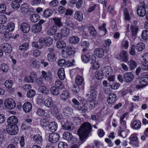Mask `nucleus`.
I'll return each instance as SVG.
<instances>
[{
	"mask_svg": "<svg viewBox=\"0 0 148 148\" xmlns=\"http://www.w3.org/2000/svg\"><path fill=\"white\" fill-rule=\"evenodd\" d=\"M116 96L114 93H112L109 95V97L107 99V101L108 103L112 104L116 100Z\"/></svg>",
	"mask_w": 148,
	"mask_h": 148,
	"instance_id": "nucleus-26",
	"label": "nucleus"
},
{
	"mask_svg": "<svg viewBox=\"0 0 148 148\" xmlns=\"http://www.w3.org/2000/svg\"><path fill=\"white\" fill-rule=\"evenodd\" d=\"M141 126V123L140 121L136 120L134 121L132 123V127L134 129L139 128Z\"/></svg>",
	"mask_w": 148,
	"mask_h": 148,
	"instance_id": "nucleus-45",
	"label": "nucleus"
},
{
	"mask_svg": "<svg viewBox=\"0 0 148 148\" xmlns=\"http://www.w3.org/2000/svg\"><path fill=\"white\" fill-rule=\"evenodd\" d=\"M50 91L52 94L54 96H57L60 93L58 88L55 86H52L51 88Z\"/></svg>",
	"mask_w": 148,
	"mask_h": 148,
	"instance_id": "nucleus-41",
	"label": "nucleus"
},
{
	"mask_svg": "<svg viewBox=\"0 0 148 148\" xmlns=\"http://www.w3.org/2000/svg\"><path fill=\"white\" fill-rule=\"evenodd\" d=\"M41 29V26L39 25H38L37 24L33 25L32 28V32L33 33H36L40 32Z\"/></svg>",
	"mask_w": 148,
	"mask_h": 148,
	"instance_id": "nucleus-33",
	"label": "nucleus"
},
{
	"mask_svg": "<svg viewBox=\"0 0 148 148\" xmlns=\"http://www.w3.org/2000/svg\"><path fill=\"white\" fill-rule=\"evenodd\" d=\"M55 84L56 87L60 89H62L64 87L62 82L59 80L56 81Z\"/></svg>",
	"mask_w": 148,
	"mask_h": 148,
	"instance_id": "nucleus-55",
	"label": "nucleus"
},
{
	"mask_svg": "<svg viewBox=\"0 0 148 148\" xmlns=\"http://www.w3.org/2000/svg\"><path fill=\"white\" fill-rule=\"evenodd\" d=\"M4 105L8 109H12L15 107L16 104L13 99L10 98L5 100L4 102Z\"/></svg>",
	"mask_w": 148,
	"mask_h": 148,
	"instance_id": "nucleus-8",
	"label": "nucleus"
},
{
	"mask_svg": "<svg viewBox=\"0 0 148 148\" xmlns=\"http://www.w3.org/2000/svg\"><path fill=\"white\" fill-rule=\"evenodd\" d=\"M130 140L129 143L132 144L136 147H138L139 141L137 136L134 135H132L129 137Z\"/></svg>",
	"mask_w": 148,
	"mask_h": 148,
	"instance_id": "nucleus-13",
	"label": "nucleus"
},
{
	"mask_svg": "<svg viewBox=\"0 0 148 148\" xmlns=\"http://www.w3.org/2000/svg\"><path fill=\"white\" fill-rule=\"evenodd\" d=\"M142 38L145 40L148 39V30H143L142 34Z\"/></svg>",
	"mask_w": 148,
	"mask_h": 148,
	"instance_id": "nucleus-63",
	"label": "nucleus"
},
{
	"mask_svg": "<svg viewBox=\"0 0 148 148\" xmlns=\"http://www.w3.org/2000/svg\"><path fill=\"white\" fill-rule=\"evenodd\" d=\"M33 138L34 142L37 144H40L42 141V136L39 134L34 135Z\"/></svg>",
	"mask_w": 148,
	"mask_h": 148,
	"instance_id": "nucleus-31",
	"label": "nucleus"
},
{
	"mask_svg": "<svg viewBox=\"0 0 148 148\" xmlns=\"http://www.w3.org/2000/svg\"><path fill=\"white\" fill-rule=\"evenodd\" d=\"M14 27L15 25L14 23L10 22L8 23L6 26L3 25L0 26V32H2V29L3 30L4 29H6L9 31L12 32L14 30Z\"/></svg>",
	"mask_w": 148,
	"mask_h": 148,
	"instance_id": "nucleus-12",
	"label": "nucleus"
},
{
	"mask_svg": "<svg viewBox=\"0 0 148 148\" xmlns=\"http://www.w3.org/2000/svg\"><path fill=\"white\" fill-rule=\"evenodd\" d=\"M75 82L78 86H80L84 84L83 78L80 76H78L76 78Z\"/></svg>",
	"mask_w": 148,
	"mask_h": 148,
	"instance_id": "nucleus-34",
	"label": "nucleus"
},
{
	"mask_svg": "<svg viewBox=\"0 0 148 148\" xmlns=\"http://www.w3.org/2000/svg\"><path fill=\"white\" fill-rule=\"evenodd\" d=\"M104 75L106 76L111 74L112 71L111 67L109 66L103 67L101 70Z\"/></svg>",
	"mask_w": 148,
	"mask_h": 148,
	"instance_id": "nucleus-23",
	"label": "nucleus"
},
{
	"mask_svg": "<svg viewBox=\"0 0 148 148\" xmlns=\"http://www.w3.org/2000/svg\"><path fill=\"white\" fill-rule=\"evenodd\" d=\"M20 29L23 33H27L30 30V26L27 23H23L21 24Z\"/></svg>",
	"mask_w": 148,
	"mask_h": 148,
	"instance_id": "nucleus-14",
	"label": "nucleus"
},
{
	"mask_svg": "<svg viewBox=\"0 0 148 148\" xmlns=\"http://www.w3.org/2000/svg\"><path fill=\"white\" fill-rule=\"evenodd\" d=\"M1 49L5 53H10L12 50L11 46L8 43H4L0 46Z\"/></svg>",
	"mask_w": 148,
	"mask_h": 148,
	"instance_id": "nucleus-15",
	"label": "nucleus"
},
{
	"mask_svg": "<svg viewBox=\"0 0 148 148\" xmlns=\"http://www.w3.org/2000/svg\"><path fill=\"white\" fill-rule=\"evenodd\" d=\"M61 124L62 129L65 130L70 131L73 129L72 123L70 122H69L65 119L61 121Z\"/></svg>",
	"mask_w": 148,
	"mask_h": 148,
	"instance_id": "nucleus-4",
	"label": "nucleus"
},
{
	"mask_svg": "<svg viewBox=\"0 0 148 148\" xmlns=\"http://www.w3.org/2000/svg\"><path fill=\"white\" fill-rule=\"evenodd\" d=\"M49 124L48 119L43 118L40 121V124L42 127H47Z\"/></svg>",
	"mask_w": 148,
	"mask_h": 148,
	"instance_id": "nucleus-48",
	"label": "nucleus"
},
{
	"mask_svg": "<svg viewBox=\"0 0 148 148\" xmlns=\"http://www.w3.org/2000/svg\"><path fill=\"white\" fill-rule=\"evenodd\" d=\"M62 112L65 116H69L72 114L73 110L71 108L68 106H65L63 108Z\"/></svg>",
	"mask_w": 148,
	"mask_h": 148,
	"instance_id": "nucleus-18",
	"label": "nucleus"
},
{
	"mask_svg": "<svg viewBox=\"0 0 148 148\" xmlns=\"http://www.w3.org/2000/svg\"><path fill=\"white\" fill-rule=\"evenodd\" d=\"M59 135L56 133H51L49 137V141L51 143H54L57 142L59 140Z\"/></svg>",
	"mask_w": 148,
	"mask_h": 148,
	"instance_id": "nucleus-10",
	"label": "nucleus"
},
{
	"mask_svg": "<svg viewBox=\"0 0 148 148\" xmlns=\"http://www.w3.org/2000/svg\"><path fill=\"white\" fill-rule=\"evenodd\" d=\"M56 45L58 48L62 49L66 47V44L63 41H59L56 42Z\"/></svg>",
	"mask_w": 148,
	"mask_h": 148,
	"instance_id": "nucleus-51",
	"label": "nucleus"
},
{
	"mask_svg": "<svg viewBox=\"0 0 148 148\" xmlns=\"http://www.w3.org/2000/svg\"><path fill=\"white\" fill-rule=\"evenodd\" d=\"M32 105L31 103L29 102H25L23 105V110L25 112H29L32 110Z\"/></svg>",
	"mask_w": 148,
	"mask_h": 148,
	"instance_id": "nucleus-21",
	"label": "nucleus"
},
{
	"mask_svg": "<svg viewBox=\"0 0 148 148\" xmlns=\"http://www.w3.org/2000/svg\"><path fill=\"white\" fill-rule=\"evenodd\" d=\"M101 86L99 85L92 86L90 87V94H88L86 95L87 96H92L94 98H95L97 95V92L100 90Z\"/></svg>",
	"mask_w": 148,
	"mask_h": 148,
	"instance_id": "nucleus-3",
	"label": "nucleus"
},
{
	"mask_svg": "<svg viewBox=\"0 0 148 148\" xmlns=\"http://www.w3.org/2000/svg\"><path fill=\"white\" fill-rule=\"evenodd\" d=\"M60 33L62 36H67L69 34V30L66 27H64L60 30Z\"/></svg>",
	"mask_w": 148,
	"mask_h": 148,
	"instance_id": "nucleus-44",
	"label": "nucleus"
},
{
	"mask_svg": "<svg viewBox=\"0 0 148 148\" xmlns=\"http://www.w3.org/2000/svg\"><path fill=\"white\" fill-rule=\"evenodd\" d=\"M47 127L49 130L52 132H54L57 129V124L55 122H52L49 123Z\"/></svg>",
	"mask_w": 148,
	"mask_h": 148,
	"instance_id": "nucleus-27",
	"label": "nucleus"
},
{
	"mask_svg": "<svg viewBox=\"0 0 148 148\" xmlns=\"http://www.w3.org/2000/svg\"><path fill=\"white\" fill-rule=\"evenodd\" d=\"M131 31L132 36H135L137 34L138 28L136 26L132 25L131 27Z\"/></svg>",
	"mask_w": 148,
	"mask_h": 148,
	"instance_id": "nucleus-52",
	"label": "nucleus"
},
{
	"mask_svg": "<svg viewBox=\"0 0 148 148\" xmlns=\"http://www.w3.org/2000/svg\"><path fill=\"white\" fill-rule=\"evenodd\" d=\"M128 67L130 70H133L137 66V63L134 60H130L127 62Z\"/></svg>",
	"mask_w": 148,
	"mask_h": 148,
	"instance_id": "nucleus-32",
	"label": "nucleus"
},
{
	"mask_svg": "<svg viewBox=\"0 0 148 148\" xmlns=\"http://www.w3.org/2000/svg\"><path fill=\"white\" fill-rule=\"evenodd\" d=\"M123 77L125 82L127 83H130L134 79V76L132 73L127 72L124 74Z\"/></svg>",
	"mask_w": 148,
	"mask_h": 148,
	"instance_id": "nucleus-11",
	"label": "nucleus"
},
{
	"mask_svg": "<svg viewBox=\"0 0 148 148\" xmlns=\"http://www.w3.org/2000/svg\"><path fill=\"white\" fill-rule=\"evenodd\" d=\"M1 69L3 72L6 73L8 72L9 68L6 64L3 63L1 64Z\"/></svg>",
	"mask_w": 148,
	"mask_h": 148,
	"instance_id": "nucleus-64",
	"label": "nucleus"
},
{
	"mask_svg": "<svg viewBox=\"0 0 148 148\" xmlns=\"http://www.w3.org/2000/svg\"><path fill=\"white\" fill-rule=\"evenodd\" d=\"M109 51L108 48L107 47H105L104 49H102L97 48L95 49L94 53L98 57L101 58L104 55V53L107 52Z\"/></svg>",
	"mask_w": 148,
	"mask_h": 148,
	"instance_id": "nucleus-6",
	"label": "nucleus"
},
{
	"mask_svg": "<svg viewBox=\"0 0 148 148\" xmlns=\"http://www.w3.org/2000/svg\"><path fill=\"white\" fill-rule=\"evenodd\" d=\"M104 74L101 70L96 71L95 73V76L97 79L101 80L103 79Z\"/></svg>",
	"mask_w": 148,
	"mask_h": 148,
	"instance_id": "nucleus-39",
	"label": "nucleus"
},
{
	"mask_svg": "<svg viewBox=\"0 0 148 148\" xmlns=\"http://www.w3.org/2000/svg\"><path fill=\"white\" fill-rule=\"evenodd\" d=\"M77 109L80 111L81 113H84L86 112L88 108L86 106H79L77 108Z\"/></svg>",
	"mask_w": 148,
	"mask_h": 148,
	"instance_id": "nucleus-50",
	"label": "nucleus"
},
{
	"mask_svg": "<svg viewBox=\"0 0 148 148\" xmlns=\"http://www.w3.org/2000/svg\"><path fill=\"white\" fill-rule=\"evenodd\" d=\"M8 125H17L18 120L17 117L14 116L10 117L7 120Z\"/></svg>",
	"mask_w": 148,
	"mask_h": 148,
	"instance_id": "nucleus-16",
	"label": "nucleus"
},
{
	"mask_svg": "<svg viewBox=\"0 0 148 148\" xmlns=\"http://www.w3.org/2000/svg\"><path fill=\"white\" fill-rule=\"evenodd\" d=\"M57 28L56 26L54 25L51 26L48 30L47 33L49 35L51 36L54 35L57 32Z\"/></svg>",
	"mask_w": 148,
	"mask_h": 148,
	"instance_id": "nucleus-29",
	"label": "nucleus"
},
{
	"mask_svg": "<svg viewBox=\"0 0 148 148\" xmlns=\"http://www.w3.org/2000/svg\"><path fill=\"white\" fill-rule=\"evenodd\" d=\"M95 55L94 54H90L89 55H83L82 56L81 58L82 62L84 63H86L90 60L91 61V56Z\"/></svg>",
	"mask_w": 148,
	"mask_h": 148,
	"instance_id": "nucleus-25",
	"label": "nucleus"
},
{
	"mask_svg": "<svg viewBox=\"0 0 148 148\" xmlns=\"http://www.w3.org/2000/svg\"><path fill=\"white\" fill-rule=\"evenodd\" d=\"M91 57V61L90 63L92 65L93 68L95 70L97 69L99 67V64L98 61H96V57L95 55H92Z\"/></svg>",
	"mask_w": 148,
	"mask_h": 148,
	"instance_id": "nucleus-19",
	"label": "nucleus"
},
{
	"mask_svg": "<svg viewBox=\"0 0 148 148\" xmlns=\"http://www.w3.org/2000/svg\"><path fill=\"white\" fill-rule=\"evenodd\" d=\"M121 58L123 62H126L128 59V54L125 51H122L120 53Z\"/></svg>",
	"mask_w": 148,
	"mask_h": 148,
	"instance_id": "nucleus-28",
	"label": "nucleus"
},
{
	"mask_svg": "<svg viewBox=\"0 0 148 148\" xmlns=\"http://www.w3.org/2000/svg\"><path fill=\"white\" fill-rule=\"evenodd\" d=\"M74 17L76 20L81 21L83 18V14L80 11H76L75 12Z\"/></svg>",
	"mask_w": 148,
	"mask_h": 148,
	"instance_id": "nucleus-22",
	"label": "nucleus"
},
{
	"mask_svg": "<svg viewBox=\"0 0 148 148\" xmlns=\"http://www.w3.org/2000/svg\"><path fill=\"white\" fill-rule=\"evenodd\" d=\"M63 138L67 140H70L73 138V136L70 133L68 132H64L63 135Z\"/></svg>",
	"mask_w": 148,
	"mask_h": 148,
	"instance_id": "nucleus-36",
	"label": "nucleus"
},
{
	"mask_svg": "<svg viewBox=\"0 0 148 148\" xmlns=\"http://www.w3.org/2000/svg\"><path fill=\"white\" fill-rule=\"evenodd\" d=\"M47 58L50 62H53L55 60V56L53 53H49L47 55Z\"/></svg>",
	"mask_w": 148,
	"mask_h": 148,
	"instance_id": "nucleus-57",
	"label": "nucleus"
},
{
	"mask_svg": "<svg viewBox=\"0 0 148 148\" xmlns=\"http://www.w3.org/2000/svg\"><path fill=\"white\" fill-rule=\"evenodd\" d=\"M53 14V11L50 9H47L44 11L43 15L46 17H48L51 16Z\"/></svg>",
	"mask_w": 148,
	"mask_h": 148,
	"instance_id": "nucleus-54",
	"label": "nucleus"
},
{
	"mask_svg": "<svg viewBox=\"0 0 148 148\" xmlns=\"http://www.w3.org/2000/svg\"><path fill=\"white\" fill-rule=\"evenodd\" d=\"M92 127L90 124L88 122L83 123L78 131V133L80 139L83 140L84 138L88 135L92 131Z\"/></svg>",
	"mask_w": 148,
	"mask_h": 148,
	"instance_id": "nucleus-1",
	"label": "nucleus"
},
{
	"mask_svg": "<svg viewBox=\"0 0 148 148\" xmlns=\"http://www.w3.org/2000/svg\"><path fill=\"white\" fill-rule=\"evenodd\" d=\"M52 19L54 22L55 25H57L58 27H60L62 25L60 18L55 17L52 18Z\"/></svg>",
	"mask_w": 148,
	"mask_h": 148,
	"instance_id": "nucleus-49",
	"label": "nucleus"
},
{
	"mask_svg": "<svg viewBox=\"0 0 148 148\" xmlns=\"http://www.w3.org/2000/svg\"><path fill=\"white\" fill-rule=\"evenodd\" d=\"M58 148H68L67 144L64 142L60 141L58 145Z\"/></svg>",
	"mask_w": 148,
	"mask_h": 148,
	"instance_id": "nucleus-61",
	"label": "nucleus"
},
{
	"mask_svg": "<svg viewBox=\"0 0 148 148\" xmlns=\"http://www.w3.org/2000/svg\"><path fill=\"white\" fill-rule=\"evenodd\" d=\"M147 6L144 3L141 5L139 6L137 9L138 14L140 16L143 17L146 14V10Z\"/></svg>",
	"mask_w": 148,
	"mask_h": 148,
	"instance_id": "nucleus-9",
	"label": "nucleus"
},
{
	"mask_svg": "<svg viewBox=\"0 0 148 148\" xmlns=\"http://www.w3.org/2000/svg\"><path fill=\"white\" fill-rule=\"evenodd\" d=\"M35 93V90H31L27 92V96L28 97L31 98L34 95Z\"/></svg>",
	"mask_w": 148,
	"mask_h": 148,
	"instance_id": "nucleus-62",
	"label": "nucleus"
},
{
	"mask_svg": "<svg viewBox=\"0 0 148 148\" xmlns=\"http://www.w3.org/2000/svg\"><path fill=\"white\" fill-rule=\"evenodd\" d=\"M79 40V38L77 36H73L69 39V42L71 43L77 44Z\"/></svg>",
	"mask_w": 148,
	"mask_h": 148,
	"instance_id": "nucleus-43",
	"label": "nucleus"
},
{
	"mask_svg": "<svg viewBox=\"0 0 148 148\" xmlns=\"http://www.w3.org/2000/svg\"><path fill=\"white\" fill-rule=\"evenodd\" d=\"M29 44L28 43L26 42L19 47V49L22 51H24L26 50L28 47Z\"/></svg>",
	"mask_w": 148,
	"mask_h": 148,
	"instance_id": "nucleus-60",
	"label": "nucleus"
},
{
	"mask_svg": "<svg viewBox=\"0 0 148 148\" xmlns=\"http://www.w3.org/2000/svg\"><path fill=\"white\" fill-rule=\"evenodd\" d=\"M42 74V77L44 79L49 81L51 80L52 78V76L50 72H46L44 71H41Z\"/></svg>",
	"mask_w": 148,
	"mask_h": 148,
	"instance_id": "nucleus-20",
	"label": "nucleus"
},
{
	"mask_svg": "<svg viewBox=\"0 0 148 148\" xmlns=\"http://www.w3.org/2000/svg\"><path fill=\"white\" fill-rule=\"evenodd\" d=\"M30 66L34 68H38L39 66V62L35 58H33L30 61Z\"/></svg>",
	"mask_w": 148,
	"mask_h": 148,
	"instance_id": "nucleus-35",
	"label": "nucleus"
},
{
	"mask_svg": "<svg viewBox=\"0 0 148 148\" xmlns=\"http://www.w3.org/2000/svg\"><path fill=\"white\" fill-rule=\"evenodd\" d=\"M58 75L59 78L62 80L64 79L65 75L64 69L63 68H61L58 71Z\"/></svg>",
	"mask_w": 148,
	"mask_h": 148,
	"instance_id": "nucleus-30",
	"label": "nucleus"
},
{
	"mask_svg": "<svg viewBox=\"0 0 148 148\" xmlns=\"http://www.w3.org/2000/svg\"><path fill=\"white\" fill-rule=\"evenodd\" d=\"M145 48V43L143 42H140L136 46V48L138 51H142Z\"/></svg>",
	"mask_w": 148,
	"mask_h": 148,
	"instance_id": "nucleus-47",
	"label": "nucleus"
},
{
	"mask_svg": "<svg viewBox=\"0 0 148 148\" xmlns=\"http://www.w3.org/2000/svg\"><path fill=\"white\" fill-rule=\"evenodd\" d=\"M62 53L64 57H67L74 54V52L73 50L72 47L67 46L64 49L62 50Z\"/></svg>",
	"mask_w": 148,
	"mask_h": 148,
	"instance_id": "nucleus-7",
	"label": "nucleus"
},
{
	"mask_svg": "<svg viewBox=\"0 0 148 148\" xmlns=\"http://www.w3.org/2000/svg\"><path fill=\"white\" fill-rule=\"evenodd\" d=\"M45 45L46 46H49L51 45L52 43L53 40L50 37H48L44 39Z\"/></svg>",
	"mask_w": 148,
	"mask_h": 148,
	"instance_id": "nucleus-37",
	"label": "nucleus"
},
{
	"mask_svg": "<svg viewBox=\"0 0 148 148\" xmlns=\"http://www.w3.org/2000/svg\"><path fill=\"white\" fill-rule=\"evenodd\" d=\"M136 81V88L139 89H141L145 86L148 83V77L138 78Z\"/></svg>",
	"mask_w": 148,
	"mask_h": 148,
	"instance_id": "nucleus-2",
	"label": "nucleus"
},
{
	"mask_svg": "<svg viewBox=\"0 0 148 148\" xmlns=\"http://www.w3.org/2000/svg\"><path fill=\"white\" fill-rule=\"evenodd\" d=\"M44 42V38H41L36 42H33L32 46L38 49H41L43 47Z\"/></svg>",
	"mask_w": 148,
	"mask_h": 148,
	"instance_id": "nucleus-17",
	"label": "nucleus"
},
{
	"mask_svg": "<svg viewBox=\"0 0 148 148\" xmlns=\"http://www.w3.org/2000/svg\"><path fill=\"white\" fill-rule=\"evenodd\" d=\"M30 19L32 22L35 23L40 19V16L38 14H34L30 16Z\"/></svg>",
	"mask_w": 148,
	"mask_h": 148,
	"instance_id": "nucleus-40",
	"label": "nucleus"
},
{
	"mask_svg": "<svg viewBox=\"0 0 148 148\" xmlns=\"http://www.w3.org/2000/svg\"><path fill=\"white\" fill-rule=\"evenodd\" d=\"M19 2L15 1H13L12 2L11 5L12 8L15 10L18 8L20 6Z\"/></svg>",
	"mask_w": 148,
	"mask_h": 148,
	"instance_id": "nucleus-56",
	"label": "nucleus"
},
{
	"mask_svg": "<svg viewBox=\"0 0 148 148\" xmlns=\"http://www.w3.org/2000/svg\"><path fill=\"white\" fill-rule=\"evenodd\" d=\"M69 93L68 91L64 90L60 94V97L62 100L65 101L69 97Z\"/></svg>",
	"mask_w": 148,
	"mask_h": 148,
	"instance_id": "nucleus-24",
	"label": "nucleus"
},
{
	"mask_svg": "<svg viewBox=\"0 0 148 148\" xmlns=\"http://www.w3.org/2000/svg\"><path fill=\"white\" fill-rule=\"evenodd\" d=\"M29 76L30 78H31V83H33L35 82L37 77V75L35 72H31Z\"/></svg>",
	"mask_w": 148,
	"mask_h": 148,
	"instance_id": "nucleus-58",
	"label": "nucleus"
},
{
	"mask_svg": "<svg viewBox=\"0 0 148 148\" xmlns=\"http://www.w3.org/2000/svg\"><path fill=\"white\" fill-rule=\"evenodd\" d=\"M96 97L94 99L92 96H90V99L89 101L90 102V105L92 107H95L97 105V102L96 101Z\"/></svg>",
	"mask_w": 148,
	"mask_h": 148,
	"instance_id": "nucleus-46",
	"label": "nucleus"
},
{
	"mask_svg": "<svg viewBox=\"0 0 148 148\" xmlns=\"http://www.w3.org/2000/svg\"><path fill=\"white\" fill-rule=\"evenodd\" d=\"M89 33L91 36H95L97 34L96 31L94 27L91 26L88 28Z\"/></svg>",
	"mask_w": 148,
	"mask_h": 148,
	"instance_id": "nucleus-53",
	"label": "nucleus"
},
{
	"mask_svg": "<svg viewBox=\"0 0 148 148\" xmlns=\"http://www.w3.org/2000/svg\"><path fill=\"white\" fill-rule=\"evenodd\" d=\"M5 86L7 88H11L13 84V82L10 80L6 81L4 83Z\"/></svg>",
	"mask_w": 148,
	"mask_h": 148,
	"instance_id": "nucleus-59",
	"label": "nucleus"
},
{
	"mask_svg": "<svg viewBox=\"0 0 148 148\" xmlns=\"http://www.w3.org/2000/svg\"><path fill=\"white\" fill-rule=\"evenodd\" d=\"M44 104L45 106L47 107L50 108L53 105V103L52 99L50 98L46 99L44 102Z\"/></svg>",
	"mask_w": 148,
	"mask_h": 148,
	"instance_id": "nucleus-42",
	"label": "nucleus"
},
{
	"mask_svg": "<svg viewBox=\"0 0 148 148\" xmlns=\"http://www.w3.org/2000/svg\"><path fill=\"white\" fill-rule=\"evenodd\" d=\"M39 90L42 93L45 95H48L49 92L48 89L44 86H40Z\"/></svg>",
	"mask_w": 148,
	"mask_h": 148,
	"instance_id": "nucleus-38",
	"label": "nucleus"
},
{
	"mask_svg": "<svg viewBox=\"0 0 148 148\" xmlns=\"http://www.w3.org/2000/svg\"><path fill=\"white\" fill-rule=\"evenodd\" d=\"M6 130L8 133L11 135L16 134L18 131V127L17 125H8L6 126Z\"/></svg>",
	"mask_w": 148,
	"mask_h": 148,
	"instance_id": "nucleus-5",
	"label": "nucleus"
}]
</instances>
